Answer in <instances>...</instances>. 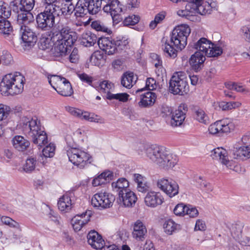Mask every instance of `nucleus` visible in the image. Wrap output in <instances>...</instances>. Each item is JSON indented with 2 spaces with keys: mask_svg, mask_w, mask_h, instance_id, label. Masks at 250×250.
Returning <instances> with one entry per match:
<instances>
[{
  "mask_svg": "<svg viewBox=\"0 0 250 250\" xmlns=\"http://www.w3.org/2000/svg\"><path fill=\"white\" fill-rule=\"evenodd\" d=\"M104 2L106 4L103 7L104 11L109 13L113 22L118 23L121 21L120 14L123 11L122 5L118 0H111L109 2Z\"/></svg>",
  "mask_w": 250,
  "mask_h": 250,
  "instance_id": "obj_12",
  "label": "nucleus"
},
{
  "mask_svg": "<svg viewBox=\"0 0 250 250\" xmlns=\"http://www.w3.org/2000/svg\"><path fill=\"white\" fill-rule=\"evenodd\" d=\"M6 19L0 18V33L8 36L13 32V27Z\"/></svg>",
  "mask_w": 250,
  "mask_h": 250,
  "instance_id": "obj_39",
  "label": "nucleus"
},
{
  "mask_svg": "<svg viewBox=\"0 0 250 250\" xmlns=\"http://www.w3.org/2000/svg\"><path fill=\"white\" fill-rule=\"evenodd\" d=\"M172 109L167 105H163L161 108V114L163 117H169L172 115Z\"/></svg>",
  "mask_w": 250,
  "mask_h": 250,
  "instance_id": "obj_58",
  "label": "nucleus"
},
{
  "mask_svg": "<svg viewBox=\"0 0 250 250\" xmlns=\"http://www.w3.org/2000/svg\"><path fill=\"white\" fill-rule=\"evenodd\" d=\"M144 150L149 160L162 168L173 167L177 163V156L169 153L163 146L156 145L145 146Z\"/></svg>",
  "mask_w": 250,
  "mask_h": 250,
  "instance_id": "obj_3",
  "label": "nucleus"
},
{
  "mask_svg": "<svg viewBox=\"0 0 250 250\" xmlns=\"http://www.w3.org/2000/svg\"><path fill=\"white\" fill-rule=\"evenodd\" d=\"M190 33V28L187 24L176 26L170 35V40L165 38L162 39V49L167 57L175 58L177 50L184 49L187 44V38Z\"/></svg>",
  "mask_w": 250,
  "mask_h": 250,
  "instance_id": "obj_1",
  "label": "nucleus"
},
{
  "mask_svg": "<svg viewBox=\"0 0 250 250\" xmlns=\"http://www.w3.org/2000/svg\"><path fill=\"white\" fill-rule=\"evenodd\" d=\"M13 146L20 151L26 150L30 145V142L21 136H16L12 139Z\"/></svg>",
  "mask_w": 250,
  "mask_h": 250,
  "instance_id": "obj_34",
  "label": "nucleus"
},
{
  "mask_svg": "<svg viewBox=\"0 0 250 250\" xmlns=\"http://www.w3.org/2000/svg\"><path fill=\"white\" fill-rule=\"evenodd\" d=\"M141 101L138 104L140 106L146 107L154 104L157 98L155 93L151 91H147L141 95Z\"/></svg>",
  "mask_w": 250,
  "mask_h": 250,
  "instance_id": "obj_31",
  "label": "nucleus"
},
{
  "mask_svg": "<svg viewBox=\"0 0 250 250\" xmlns=\"http://www.w3.org/2000/svg\"><path fill=\"white\" fill-rule=\"evenodd\" d=\"M178 192L179 186L178 184L171 179L167 186V190L166 194L170 197H172L178 194Z\"/></svg>",
  "mask_w": 250,
  "mask_h": 250,
  "instance_id": "obj_44",
  "label": "nucleus"
},
{
  "mask_svg": "<svg viewBox=\"0 0 250 250\" xmlns=\"http://www.w3.org/2000/svg\"><path fill=\"white\" fill-rule=\"evenodd\" d=\"M157 87L156 81L152 78H148L146 80V87L149 90H153Z\"/></svg>",
  "mask_w": 250,
  "mask_h": 250,
  "instance_id": "obj_61",
  "label": "nucleus"
},
{
  "mask_svg": "<svg viewBox=\"0 0 250 250\" xmlns=\"http://www.w3.org/2000/svg\"><path fill=\"white\" fill-rule=\"evenodd\" d=\"M105 57L104 54L100 51L95 52L91 55L90 58V62L92 64L99 66L104 62Z\"/></svg>",
  "mask_w": 250,
  "mask_h": 250,
  "instance_id": "obj_43",
  "label": "nucleus"
},
{
  "mask_svg": "<svg viewBox=\"0 0 250 250\" xmlns=\"http://www.w3.org/2000/svg\"><path fill=\"white\" fill-rule=\"evenodd\" d=\"M210 156L213 159L219 161L223 165L228 167L229 166L230 161L226 149L222 147L215 148L211 151Z\"/></svg>",
  "mask_w": 250,
  "mask_h": 250,
  "instance_id": "obj_23",
  "label": "nucleus"
},
{
  "mask_svg": "<svg viewBox=\"0 0 250 250\" xmlns=\"http://www.w3.org/2000/svg\"><path fill=\"white\" fill-rule=\"evenodd\" d=\"M233 124L228 120H222L215 122L210 125L208 127L209 133L215 135L217 134L227 133L234 129Z\"/></svg>",
  "mask_w": 250,
  "mask_h": 250,
  "instance_id": "obj_14",
  "label": "nucleus"
},
{
  "mask_svg": "<svg viewBox=\"0 0 250 250\" xmlns=\"http://www.w3.org/2000/svg\"><path fill=\"white\" fill-rule=\"evenodd\" d=\"M88 243L96 250L100 249L102 250L108 246L104 247V240L102 236L96 231L91 230L87 236Z\"/></svg>",
  "mask_w": 250,
  "mask_h": 250,
  "instance_id": "obj_20",
  "label": "nucleus"
},
{
  "mask_svg": "<svg viewBox=\"0 0 250 250\" xmlns=\"http://www.w3.org/2000/svg\"><path fill=\"white\" fill-rule=\"evenodd\" d=\"M98 41L97 36L90 32L83 33L81 39V44L85 47L93 46Z\"/></svg>",
  "mask_w": 250,
  "mask_h": 250,
  "instance_id": "obj_35",
  "label": "nucleus"
},
{
  "mask_svg": "<svg viewBox=\"0 0 250 250\" xmlns=\"http://www.w3.org/2000/svg\"><path fill=\"white\" fill-rule=\"evenodd\" d=\"M203 0H192L188 3L186 7L190 8L191 12L195 11L201 15L210 14L212 12V6L208 1H202Z\"/></svg>",
  "mask_w": 250,
  "mask_h": 250,
  "instance_id": "obj_15",
  "label": "nucleus"
},
{
  "mask_svg": "<svg viewBox=\"0 0 250 250\" xmlns=\"http://www.w3.org/2000/svg\"><path fill=\"white\" fill-rule=\"evenodd\" d=\"M189 45L197 50L201 51L208 57H216L223 53L222 48L213 43L205 38H201L197 42L189 43Z\"/></svg>",
  "mask_w": 250,
  "mask_h": 250,
  "instance_id": "obj_8",
  "label": "nucleus"
},
{
  "mask_svg": "<svg viewBox=\"0 0 250 250\" xmlns=\"http://www.w3.org/2000/svg\"><path fill=\"white\" fill-rule=\"evenodd\" d=\"M194 118L199 122L205 125H208L210 123V120L208 115L202 109L195 110Z\"/></svg>",
  "mask_w": 250,
  "mask_h": 250,
  "instance_id": "obj_41",
  "label": "nucleus"
},
{
  "mask_svg": "<svg viewBox=\"0 0 250 250\" xmlns=\"http://www.w3.org/2000/svg\"><path fill=\"white\" fill-rule=\"evenodd\" d=\"M91 26L92 28L95 29L97 31L107 32L108 30V28L100 21H92Z\"/></svg>",
  "mask_w": 250,
  "mask_h": 250,
  "instance_id": "obj_52",
  "label": "nucleus"
},
{
  "mask_svg": "<svg viewBox=\"0 0 250 250\" xmlns=\"http://www.w3.org/2000/svg\"><path fill=\"white\" fill-rule=\"evenodd\" d=\"M205 56L204 53L199 50H197L191 55L189 62L192 70L198 72L202 69L206 60Z\"/></svg>",
  "mask_w": 250,
  "mask_h": 250,
  "instance_id": "obj_18",
  "label": "nucleus"
},
{
  "mask_svg": "<svg viewBox=\"0 0 250 250\" xmlns=\"http://www.w3.org/2000/svg\"><path fill=\"white\" fill-rule=\"evenodd\" d=\"M1 61L5 65H8L12 63L13 60L12 55L6 52L2 55Z\"/></svg>",
  "mask_w": 250,
  "mask_h": 250,
  "instance_id": "obj_60",
  "label": "nucleus"
},
{
  "mask_svg": "<svg viewBox=\"0 0 250 250\" xmlns=\"http://www.w3.org/2000/svg\"><path fill=\"white\" fill-rule=\"evenodd\" d=\"M24 125L25 126L24 128L28 127L29 129L28 136L31 138L36 136V135H37L40 132L44 130L40 121L36 117L27 121L26 123L24 124Z\"/></svg>",
  "mask_w": 250,
  "mask_h": 250,
  "instance_id": "obj_21",
  "label": "nucleus"
},
{
  "mask_svg": "<svg viewBox=\"0 0 250 250\" xmlns=\"http://www.w3.org/2000/svg\"><path fill=\"white\" fill-rule=\"evenodd\" d=\"M133 179L137 184V189L139 192L146 193L149 191V184L145 176L138 173H135L133 175Z\"/></svg>",
  "mask_w": 250,
  "mask_h": 250,
  "instance_id": "obj_25",
  "label": "nucleus"
},
{
  "mask_svg": "<svg viewBox=\"0 0 250 250\" xmlns=\"http://www.w3.org/2000/svg\"><path fill=\"white\" fill-rule=\"evenodd\" d=\"M47 78L49 84L55 90H56L57 87L62 83L63 79H65V78L61 77V76L55 75H48Z\"/></svg>",
  "mask_w": 250,
  "mask_h": 250,
  "instance_id": "obj_45",
  "label": "nucleus"
},
{
  "mask_svg": "<svg viewBox=\"0 0 250 250\" xmlns=\"http://www.w3.org/2000/svg\"><path fill=\"white\" fill-rule=\"evenodd\" d=\"M185 75L183 72L173 74L169 81V90L174 95H183L187 92L188 84L185 80Z\"/></svg>",
  "mask_w": 250,
  "mask_h": 250,
  "instance_id": "obj_9",
  "label": "nucleus"
},
{
  "mask_svg": "<svg viewBox=\"0 0 250 250\" xmlns=\"http://www.w3.org/2000/svg\"><path fill=\"white\" fill-rule=\"evenodd\" d=\"M78 76L79 78L82 81L86 83L89 85L91 84L93 81L92 78L91 77L89 76L87 74L85 73L79 74Z\"/></svg>",
  "mask_w": 250,
  "mask_h": 250,
  "instance_id": "obj_64",
  "label": "nucleus"
},
{
  "mask_svg": "<svg viewBox=\"0 0 250 250\" xmlns=\"http://www.w3.org/2000/svg\"><path fill=\"white\" fill-rule=\"evenodd\" d=\"M119 199L120 203H122L125 207H131L135 205L137 197L134 192L129 189L119 195Z\"/></svg>",
  "mask_w": 250,
  "mask_h": 250,
  "instance_id": "obj_26",
  "label": "nucleus"
},
{
  "mask_svg": "<svg viewBox=\"0 0 250 250\" xmlns=\"http://www.w3.org/2000/svg\"><path fill=\"white\" fill-rule=\"evenodd\" d=\"M115 197L111 193L101 191L95 194L91 199L92 205L95 207L106 208L111 207Z\"/></svg>",
  "mask_w": 250,
  "mask_h": 250,
  "instance_id": "obj_11",
  "label": "nucleus"
},
{
  "mask_svg": "<svg viewBox=\"0 0 250 250\" xmlns=\"http://www.w3.org/2000/svg\"><path fill=\"white\" fill-rule=\"evenodd\" d=\"M140 19L139 16L132 15L126 17L123 23L125 26L134 25L139 21Z\"/></svg>",
  "mask_w": 250,
  "mask_h": 250,
  "instance_id": "obj_48",
  "label": "nucleus"
},
{
  "mask_svg": "<svg viewBox=\"0 0 250 250\" xmlns=\"http://www.w3.org/2000/svg\"><path fill=\"white\" fill-rule=\"evenodd\" d=\"M170 180L171 179L166 178H162L158 180L157 181L158 187L166 193L167 190V186L169 184Z\"/></svg>",
  "mask_w": 250,
  "mask_h": 250,
  "instance_id": "obj_55",
  "label": "nucleus"
},
{
  "mask_svg": "<svg viewBox=\"0 0 250 250\" xmlns=\"http://www.w3.org/2000/svg\"><path fill=\"white\" fill-rule=\"evenodd\" d=\"M35 137L31 138L33 143L39 146H42L48 142L47 136L44 130L40 132Z\"/></svg>",
  "mask_w": 250,
  "mask_h": 250,
  "instance_id": "obj_40",
  "label": "nucleus"
},
{
  "mask_svg": "<svg viewBox=\"0 0 250 250\" xmlns=\"http://www.w3.org/2000/svg\"><path fill=\"white\" fill-rule=\"evenodd\" d=\"M233 154L234 159L246 160L250 158V147L247 146L236 147Z\"/></svg>",
  "mask_w": 250,
  "mask_h": 250,
  "instance_id": "obj_33",
  "label": "nucleus"
},
{
  "mask_svg": "<svg viewBox=\"0 0 250 250\" xmlns=\"http://www.w3.org/2000/svg\"><path fill=\"white\" fill-rule=\"evenodd\" d=\"M79 58L78 50L74 48L69 56L70 61L72 63H76L78 62Z\"/></svg>",
  "mask_w": 250,
  "mask_h": 250,
  "instance_id": "obj_63",
  "label": "nucleus"
},
{
  "mask_svg": "<svg viewBox=\"0 0 250 250\" xmlns=\"http://www.w3.org/2000/svg\"><path fill=\"white\" fill-rule=\"evenodd\" d=\"M24 77L20 72L6 75L0 83V91L2 95H17L23 89Z\"/></svg>",
  "mask_w": 250,
  "mask_h": 250,
  "instance_id": "obj_4",
  "label": "nucleus"
},
{
  "mask_svg": "<svg viewBox=\"0 0 250 250\" xmlns=\"http://www.w3.org/2000/svg\"><path fill=\"white\" fill-rule=\"evenodd\" d=\"M129 182L124 178L119 179L117 182L112 183L113 190L117 193L118 196L129 190Z\"/></svg>",
  "mask_w": 250,
  "mask_h": 250,
  "instance_id": "obj_30",
  "label": "nucleus"
},
{
  "mask_svg": "<svg viewBox=\"0 0 250 250\" xmlns=\"http://www.w3.org/2000/svg\"><path fill=\"white\" fill-rule=\"evenodd\" d=\"M114 177L113 173L110 170H106L95 177L92 181V185L97 187L109 183Z\"/></svg>",
  "mask_w": 250,
  "mask_h": 250,
  "instance_id": "obj_29",
  "label": "nucleus"
},
{
  "mask_svg": "<svg viewBox=\"0 0 250 250\" xmlns=\"http://www.w3.org/2000/svg\"><path fill=\"white\" fill-rule=\"evenodd\" d=\"M186 110L184 107L179 106L178 110H175L170 118L168 123L173 127L181 125L186 118Z\"/></svg>",
  "mask_w": 250,
  "mask_h": 250,
  "instance_id": "obj_24",
  "label": "nucleus"
},
{
  "mask_svg": "<svg viewBox=\"0 0 250 250\" xmlns=\"http://www.w3.org/2000/svg\"><path fill=\"white\" fill-rule=\"evenodd\" d=\"M0 218L3 224L8 226L11 228L17 229H19L20 228L19 224L10 217L4 216L1 217L0 216Z\"/></svg>",
  "mask_w": 250,
  "mask_h": 250,
  "instance_id": "obj_49",
  "label": "nucleus"
},
{
  "mask_svg": "<svg viewBox=\"0 0 250 250\" xmlns=\"http://www.w3.org/2000/svg\"><path fill=\"white\" fill-rule=\"evenodd\" d=\"M164 202V199L159 192L148 191L145 197L146 205L150 208H155L162 205Z\"/></svg>",
  "mask_w": 250,
  "mask_h": 250,
  "instance_id": "obj_19",
  "label": "nucleus"
},
{
  "mask_svg": "<svg viewBox=\"0 0 250 250\" xmlns=\"http://www.w3.org/2000/svg\"><path fill=\"white\" fill-rule=\"evenodd\" d=\"M197 182L199 183L201 188L206 190L208 192L212 191V188L210 184L203 180L201 177L197 179Z\"/></svg>",
  "mask_w": 250,
  "mask_h": 250,
  "instance_id": "obj_59",
  "label": "nucleus"
},
{
  "mask_svg": "<svg viewBox=\"0 0 250 250\" xmlns=\"http://www.w3.org/2000/svg\"><path fill=\"white\" fill-rule=\"evenodd\" d=\"M166 15L163 12H160L157 14L154 18V20L151 21L149 24V27L151 29H154L158 23L161 22L165 18Z\"/></svg>",
  "mask_w": 250,
  "mask_h": 250,
  "instance_id": "obj_50",
  "label": "nucleus"
},
{
  "mask_svg": "<svg viewBox=\"0 0 250 250\" xmlns=\"http://www.w3.org/2000/svg\"><path fill=\"white\" fill-rule=\"evenodd\" d=\"M113 83L107 81H104L100 84V90L101 92L106 94V98L108 100L115 99L122 102H126L129 96L127 94L125 93L112 94L110 92L113 87Z\"/></svg>",
  "mask_w": 250,
  "mask_h": 250,
  "instance_id": "obj_13",
  "label": "nucleus"
},
{
  "mask_svg": "<svg viewBox=\"0 0 250 250\" xmlns=\"http://www.w3.org/2000/svg\"><path fill=\"white\" fill-rule=\"evenodd\" d=\"M55 146L54 144L50 143L42 150V154L45 158H52L55 155Z\"/></svg>",
  "mask_w": 250,
  "mask_h": 250,
  "instance_id": "obj_47",
  "label": "nucleus"
},
{
  "mask_svg": "<svg viewBox=\"0 0 250 250\" xmlns=\"http://www.w3.org/2000/svg\"><path fill=\"white\" fill-rule=\"evenodd\" d=\"M146 232V226L140 220H138L135 222L132 232L134 238L137 240L143 241L145 238Z\"/></svg>",
  "mask_w": 250,
  "mask_h": 250,
  "instance_id": "obj_28",
  "label": "nucleus"
},
{
  "mask_svg": "<svg viewBox=\"0 0 250 250\" xmlns=\"http://www.w3.org/2000/svg\"><path fill=\"white\" fill-rule=\"evenodd\" d=\"M164 229L167 234L170 235L180 229V225L175 223L172 220L169 219L164 224Z\"/></svg>",
  "mask_w": 250,
  "mask_h": 250,
  "instance_id": "obj_42",
  "label": "nucleus"
},
{
  "mask_svg": "<svg viewBox=\"0 0 250 250\" xmlns=\"http://www.w3.org/2000/svg\"><path fill=\"white\" fill-rule=\"evenodd\" d=\"M104 0H81L77 2V14L79 16H83V17L87 13L90 15H96L101 10Z\"/></svg>",
  "mask_w": 250,
  "mask_h": 250,
  "instance_id": "obj_10",
  "label": "nucleus"
},
{
  "mask_svg": "<svg viewBox=\"0 0 250 250\" xmlns=\"http://www.w3.org/2000/svg\"><path fill=\"white\" fill-rule=\"evenodd\" d=\"M60 13L62 12L59 6H45L44 11L36 16L37 28L43 31L50 30L55 23V19L60 17Z\"/></svg>",
  "mask_w": 250,
  "mask_h": 250,
  "instance_id": "obj_6",
  "label": "nucleus"
},
{
  "mask_svg": "<svg viewBox=\"0 0 250 250\" xmlns=\"http://www.w3.org/2000/svg\"><path fill=\"white\" fill-rule=\"evenodd\" d=\"M92 213L91 210H87L81 214H77L72 219L71 223L75 231L80 230L89 221Z\"/></svg>",
  "mask_w": 250,
  "mask_h": 250,
  "instance_id": "obj_17",
  "label": "nucleus"
},
{
  "mask_svg": "<svg viewBox=\"0 0 250 250\" xmlns=\"http://www.w3.org/2000/svg\"><path fill=\"white\" fill-rule=\"evenodd\" d=\"M11 7L8 6L7 4L4 3L0 5V18H8L11 16Z\"/></svg>",
  "mask_w": 250,
  "mask_h": 250,
  "instance_id": "obj_51",
  "label": "nucleus"
},
{
  "mask_svg": "<svg viewBox=\"0 0 250 250\" xmlns=\"http://www.w3.org/2000/svg\"><path fill=\"white\" fill-rule=\"evenodd\" d=\"M136 82V79L133 72H126L122 77L121 84L127 88H130Z\"/></svg>",
  "mask_w": 250,
  "mask_h": 250,
  "instance_id": "obj_37",
  "label": "nucleus"
},
{
  "mask_svg": "<svg viewBox=\"0 0 250 250\" xmlns=\"http://www.w3.org/2000/svg\"><path fill=\"white\" fill-rule=\"evenodd\" d=\"M43 159L41 154L31 156L28 158L23 166V170L26 172H31L34 170L40 163H42L41 159Z\"/></svg>",
  "mask_w": 250,
  "mask_h": 250,
  "instance_id": "obj_27",
  "label": "nucleus"
},
{
  "mask_svg": "<svg viewBox=\"0 0 250 250\" xmlns=\"http://www.w3.org/2000/svg\"><path fill=\"white\" fill-rule=\"evenodd\" d=\"M62 83L55 90L57 93L62 96H70L73 93V90L70 83L66 79H63Z\"/></svg>",
  "mask_w": 250,
  "mask_h": 250,
  "instance_id": "obj_32",
  "label": "nucleus"
},
{
  "mask_svg": "<svg viewBox=\"0 0 250 250\" xmlns=\"http://www.w3.org/2000/svg\"><path fill=\"white\" fill-rule=\"evenodd\" d=\"M187 206L181 203L177 205L173 209L174 213L177 216H184L185 215Z\"/></svg>",
  "mask_w": 250,
  "mask_h": 250,
  "instance_id": "obj_56",
  "label": "nucleus"
},
{
  "mask_svg": "<svg viewBox=\"0 0 250 250\" xmlns=\"http://www.w3.org/2000/svg\"><path fill=\"white\" fill-rule=\"evenodd\" d=\"M69 160L80 168H83L91 162V156L87 152L77 147L66 150Z\"/></svg>",
  "mask_w": 250,
  "mask_h": 250,
  "instance_id": "obj_7",
  "label": "nucleus"
},
{
  "mask_svg": "<svg viewBox=\"0 0 250 250\" xmlns=\"http://www.w3.org/2000/svg\"><path fill=\"white\" fill-rule=\"evenodd\" d=\"M20 28V32L21 34V39L23 45L25 47L31 48L33 47L37 41V36L27 24H21Z\"/></svg>",
  "mask_w": 250,
  "mask_h": 250,
  "instance_id": "obj_16",
  "label": "nucleus"
},
{
  "mask_svg": "<svg viewBox=\"0 0 250 250\" xmlns=\"http://www.w3.org/2000/svg\"><path fill=\"white\" fill-rule=\"evenodd\" d=\"M52 40L54 43L53 54L56 57L65 56L71 51L77 41V36L67 26L58 25L52 31Z\"/></svg>",
  "mask_w": 250,
  "mask_h": 250,
  "instance_id": "obj_2",
  "label": "nucleus"
},
{
  "mask_svg": "<svg viewBox=\"0 0 250 250\" xmlns=\"http://www.w3.org/2000/svg\"><path fill=\"white\" fill-rule=\"evenodd\" d=\"M34 4V0H14L10 2L12 10L18 14L19 24H29L33 21L34 16L31 11Z\"/></svg>",
  "mask_w": 250,
  "mask_h": 250,
  "instance_id": "obj_5",
  "label": "nucleus"
},
{
  "mask_svg": "<svg viewBox=\"0 0 250 250\" xmlns=\"http://www.w3.org/2000/svg\"><path fill=\"white\" fill-rule=\"evenodd\" d=\"M65 108L66 111H68L70 114L74 116L79 118L80 114L81 113V110L71 106L66 107Z\"/></svg>",
  "mask_w": 250,
  "mask_h": 250,
  "instance_id": "obj_62",
  "label": "nucleus"
},
{
  "mask_svg": "<svg viewBox=\"0 0 250 250\" xmlns=\"http://www.w3.org/2000/svg\"><path fill=\"white\" fill-rule=\"evenodd\" d=\"M77 3L76 4L75 7H74V6L72 4H69L68 6H67V7L66 8L65 7H62V8H61L59 6V8L60 9H61V12H62V13H60V16H62V15H63V16H68V15H70L73 11H75V15L76 16V17H83V16H79L77 14Z\"/></svg>",
  "mask_w": 250,
  "mask_h": 250,
  "instance_id": "obj_46",
  "label": "nucleus"
},
{
  "mask_svg": "<svg viewBox=\"0 0 250 250\" xmlns=\"http://www.w3.org/2000/svg\"><path fill=\"white\" fill-rule=\"evenodd\" d=\"M115 47V52L117 51L118 49H123L128 43V42L125 38H117L116 40H114Z\"/></svg>",
  "mask_w": 250,
  "mask_h": 250,
  "instance_id": "obj_53",
  "label": "nucleus"
},
{
  "mask_svg": "<svg viewBox=\"0 0 250 250\" xmlns=\"http://www.w3.org/2000/svg\"><path fill=\"white\" fill-rule=\"evenodd\" d=\"M199 212L196 208L191 207V206H187L185 215H188L190 217L194 218L198 215Z\"/></svg>",
  "mask_w": 250,
  "mask_h": 250,
  "instance_id": "obj_57",
  "label": "nucleus"
},
{
  "mask_svg": "<svg viewBox=\"0 0 250 250\" xmlns=\"http://www.w3.org/2000/svg\"><path fill=\"white\" fill-rule=\"evenodd\" d=\"M11 111V108L6 105L0 104V121L6 119Z\"/></svg>",
  "mask_w": 250,
  "mask_h": 250,
  "instance_id": "obj_54",
  "label": "nucleus"
},
{
  "mask_svg": "<svg viewBox=\"0 0 250 250\" xmlns=\"http://www.w3.org/2000/svg\"><path fill=\"white\" fill-rule=\"evenodd\" d=\"M99 48L108 55H113L115 53V46L114 40L108 37H101L97 41Z\"/></svg>",
  "mask_w": 250,
  "mask_h": 250,
  "instance_id": "obj_22",
  "label": "nucleus"
},
{
  "mask_svg": "<svg viewBox=\"0 0 250 250\" xmlns=\"http://www.w3.org/2000/svg\"><path fill=\"white\" fill-rule=\"evenodd\" d=\"M72 205L71 199L68 194L63 195L58 202V208L62 211L68 212L71 209Z\"/></svg>",
  "mask_w": 250,
  "mask_h": 250,
  "instance_id": "obj_36",
  "label": "nucleus"
},
{
  "mask_svg": "<svg viewBox=\"0 0 250 250\" xmlns=\"http://www.w3.org/2000/svg\"><path fill=\"white\" fill-rule=\"evenodd\" d=\"M243 227L244 224L240 221H237L231 225L230 228V232L233 237L236 240L242 237Z\"/></svg>",
  "mask_w": 250,
  "mask_h": 250,
  "instance_id": "obj_38",
  "label": "nucleus"
}]
</instances>
